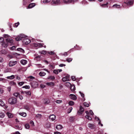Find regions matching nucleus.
Returning a JSON list of instances; mask_svg holds the SVG:
<instances>
[{
  "label": "nucleus",
  "instance_id": "1",
  "mask_svg": "<svg viewBox=\"0 0 134 134\" xmlns=\"http://www.w3.org/2000/svg\"><path fill=\"white\" fill-rule=\"evenodd\" d=\"M8 102L10 104H14L16 102V99L15 98H11L9 99Z\"/></svg>",
  "mask_w": 134,
  "mask_h": 134
},
{
  "label": "nucleus",
  "instance_id": "2",
  "mask_svg": "<svg viewBox=\"0 0 134 134\" xmlns=\"http://www.w3.org/2000/svg\"><path fill=\"white\" fill-rule=\"evenodd\" d=\"M17 63L18 61H16L11 60L9 62L8 65L9 66L12 67L16 64Z\"/></svg>",
  "mask_w": 134,
  "mask_h": 134
},
{
  "label": "nucleus",
  "instance_id": "3",
  "mask_svg": "<svg viewBox=\"0 0 134 134\" xmlns=\"http://www.w3.org/2000/svg\"><path fill=\"white\" fill-rule=\"evenodd\" d=\"M77 0H63V2L65 4H68L70 3H74Z\"/></svg>",
  "mask_w": 134,
  "mask_h": 134
},
{
  "label": "nucleus",
  "instance_id": "4",
  "mask_svg": "<svg viewBox=\"0 0 134 134\" xmlns=\"http://www.w3.org/2000/svg\"><path fill=\"white\" fill-rule=\"evenodd\" d=\"M52 5H57L60 4L59 0H53L51 2Z\"/></svg>",
  "mask_w": 134,
  "mask_h": 134
},
{
  "label": "nucleus",
  "instance_id": "5",
  "mask_svg": "<svg viewBox=\"0 0 134 134\" xmlns=\"http://www.w3.org/2000/svg\"><path fill=\"white\" fill-rule=\"evenodd\" d=\"M23 43H25V44H27L30 42L31 41L28 38H26L23 39Z\"/></svg>",
  "mask_w": 134,
  "mask_h": 134
},
{
  "label": "nucleus",
  "instance_id": "6",
  "mask_svg": "<svg viewBox=\"0 0 134 134\" xmlns=\"http://www.w3.org/2000/svg\"><path fill=\"white\" fill-rule=\"evenodd\" d=\"M25 37V36L24 35H20V36H18L15 38V40L17 41H19L22 40V38H24Z\"/></svg>",
  "mask_w": 134,
  "mask_h": 134
},
{
  "label": "nucleus",
  "instance_id": "7",
  "mask_svg": "<svg viewBox=\"0 0 134 134\" xmlns=\"http://www.w3.org/2000/svg\"><path fill=\"white\" fill-rule=\"evenodd\" d=\"M37 83L35 81H33L31 83V86L33 88H35L37 86Z\"/></svg>",
  "mask_w": 134,
  "mask_h": 134
},
{
  "label": "nucleus",
  "instance_id": "8",
  "mask_svg": "<svg viewBox=\"0 0 134 134\" xmlns=\"http://www.w3.org/2000/svg\"><path fill=\"white\" fill-rule=\"evenodd\" d=\"M69 96L70 98L73 100H76L77 99L76 96L74 94H70Z\"/></svg>",
  "mask_w": 134,
  "mask_h": 134
},
{
  "label": "nucleus",
  "instance_id": "9",
  "mask_svg": "<svg viewBox=\"0 0 134 134\" xmlns=\"http://www.w3.org/2000/svg\"><path fill=\"white\" fill-rule=\"evenodd\" d=\"M55 115H52L50 116L49 118L52 121H54L55 120Z\"/></svg>",
  "mask_w": 134,
  "mask_h": 134
},
{
  "label": "nucleus",
  "instance_id": "10",
  "mask_svg": "<svg viewBox=\"0 0 134 134\" xmlns=\"http://www.w3.org/2000/svg\"><path fill=\"white\" fill-rule=\"evenodd\" d=\"M0 54H7V51L4 49H2L0 51Z\"/></svg>",
  "mask_w": 134,
  "mask_h": 134
},
{
  "label": "nucleus",
  "instance_id": "11",
  "mask_svg": "<svg viewBox=\"0 0 134 134\" xmlns=\"http://www.w3.org/2000/svg\"><path fill=\"white\" fill-rule=\"evenodd\" d=\"M127 5H131L133 4V2L132 1H129L126 2H124Z\"/></svg>",
  "mask_w": 134,
  "mask_h": 134
},
{
  "label": "nucleus",
  "instance_id": "12",
  "mask_svg": "<svg viewBox=\"0 0 134 134\" xmlns=\"http://www.w3.org/2000/svg\"><path fill=\"white\" fill-rule=\"evenodd\" d=\"M35 5V4L34 3H31L30 4L27 8L30 9L34 7Z\"/></svg>",
  "mask_w": 134,
  "mask_h": 134
},
{
  "label": "nucleus",
  "instance_id": "13",
  "mask_svg": "<svg viewBox=\"0 0 134 134\" xmlns=\"http://www.w3.org/2000/svg\"><path fill=\"white\" fill-rule=\"evenodd\" d=\"M20 63L22 64L25 65L27 63V61L23 59L21 60Z\"/></svg>",
  "mask_w": 134,
  "mask_h": 134
},
{
  "label": "nucleus",
  "instance_id": "14",
  "mask_svg": "<svg viewBox=\"0 0 134 134\" xmlns=\"http://www.w3.org/2000/svg\"><path fill=\"white\" fill-rule=\"evenodd\" d=\"M7 114L9 118H12L13 117V115L9 112H7Z\"/></svg>",
  "mask_w": 134,
  "mask_h": 134
},
{
  "label": "nucleus",
  "instance_id": "15",
  "mask_svg": "<svg viewBox=\"0 0 134 134\" xmlns=\"http://www.w3.org/2000/svg\"><path fill=\"white\" fill-rule=\"evenodd\" d=\"M44 103L45 104H48L50 102V101L48 99H45L43 100Z\"/></svg>",
  "mask_w": 134,
  "mask_h": 134
},
{
  "label": "nucleus",
  "instance_id": "16",
  "mask_svg": "<svg viewBox=\"0 0 134 134\" xmlns=\"http://www.w3.org/2000/svg\"><path fill=\"white\" fill-rule=\"evenodd\" d=\"M15 76L14 75H12L10 76H8L6 77V78L9 79H14Z\"/></svg>",
  "mask_w": 134,
  "mask_h": 134
},
{
  "label": "nucleus",
  "instance_id": "17",
  "mask_svg": "<svg viewBox=\"0 0 134 134\" xmlns=\"http://www.w3.org/2000/svg\"><path fill=\"white\" fill-rule=\"evenodd\" d=\"M65 85L68 87H70L71 86V83L68 82H65Z\"/></svg>",
  "mask_w": 134,
  "mask_h": 134
},
{
  "label": "nucleus",
  "instance_id": "18",
  "mask_svg": "<svg viewBox=\"0 0 134 134\" xmlns=\"http://www.w3.org/2000/svg\"><path fill=\"white\" fill-rule=\"evenodd\" d=\"M28 78L29 79V80L30 81H32L35 79V77L31 76H30L28 77Z\"/></svg>",
  "mask_w": 134,
  "mask_h": 134
},
{
  "label": "nucleus",
  "instance_id": "19",
  "mask_svg": "<svg viewBox=\"0 0 134 134\" xmlns=\"http://www.w3.org/2000/svg\"><path fill=\"white\" fill-rule=\"evenodd\" d=\"M46 75V73L44 72H40L39 73V75L41 76H44Z\"/></svg>",
  "mask_w": 134,
  "mask_h": 134
},
{
  "label": "nucleus",
  "instance_id": "20",
  "mask_svg": "<svg viewBox=\"0 0 134 134\" xmlns=\"http://www.w3.org/2000/svg\"><path fill=\"white\" fill-rule=\"evenodd\" d=\"M6 41L7 42H9L10 43H13V40L10 38H7L6 39Z\"/></svg>",
  "mask_w": 134,
  "mask_h": 134
},
{
  "label": "nucleus",
  "instance_id": "21",
  "mask_svg": "<svg viewBox=\"0 0 134 134\" xmlns=\"http://www.w3.org/2000/svg\"><path fill=\"white\" fill-rule=\"evenodd\" d=\"M48 79H50L52 80H53L55 79V77L54 76H49L47 78Z\"/></svg>",
  "mask_w": 134,
  "mask_h": 134
},
{
  "label": "nucleus",
  "instance_id": "22",
  "mask_svg": "<svg viewBox=\"0 0 134 134\" xmlns=\"http://www.w3.org/2000/svg\"><path fill=\"white\" fill-rule=\"evenodd\" d=\"M40 55L36 57L35 58V60L37 61H40Z\"/></svg>",
  "mask_w": 134,
  "mask_h": 134
},
{
  "label": "nucleus",
  "instance_id": "23",
  "mask_svg": "<svg viewBox=\"0 0 134 134\" xmlns=\"http://www.w3.org/2000/svg\"><path fill=\"white\" fill-rule=\"evenodd\" d=\"M2 46L4 47H6L8 46V43L7 41L6 42H4L2 44Z\"/></svg>",
  "mask_w": 134,
  "mask_h": 134
},
{
  "label": "nucleus",
  "instance_id": "24",
  "mask_svg": "<svg viewBox=\"0 0 134 134\" xmlns=\"http://www.w3.org/2000/svg\"><path fill=\"white\" fill-rule=\"evenodd\" d=\"M62 126L60 125H57L56 127V128L58 130L61 129L62 128Z\"/></svg>",
  "mask_w": 134,
  "mask_h": 134
},
{
  "label": "nucleus",
  "instance_id": "25",
  "mask_svg": "<svg viewBox=\"0 0 134 134\" xmlns=\"http://www.w3.org/2000/svg\"><path fill=\"white\" fill-rule=\"evenodd\" d=\"M19 114L23 117H25L26 116V113H19Z\"/></svg>",
  "mask_w": 134,
  "mask_h": 134
},
{
  "label": "nucleus",
  "instance_id": "26",
  "mask_svg": "<svg viewBox=\"0 0 134 134\" xmlns=\"http://www.w3.org/2000/svg\"><path fill=\"white\" fill-rule=\"evenodd\" d=\"M108 2H107L106 4H102L101 5V6L103 7H108Z\"/></svg>",
  "mask_w": 134,
  "mask_h": 134
},
{
  "label": "nucleus",
  "instance_id": "27",
  "mask_svg": "<svg viewBox=\"0 0 134 134\" xmlns=\"http://www.w3.org/2000/svg\"><path fill=\"white\" fill-rule=\"evenodd\" d=\"M9 85L10 86H15L16 85V83L13 81H12L10 82Z\"/></svg>",
  "mask_w": 134,
  "mask_h": 134
},
{
  "label": "nucleus",
  "instance_id": "28",
  "mask_svg": "<svg viewBox=\"0 0 134 134\" xmlns=\"http://www.w3.org/2000/svg\"><path fill=\"white\" fill-rule=\"evenodd\" d=\"M0 81H2V82L4 83H5L7 82L6 80L2 78H0Z\"/></svg>",
  "mask_w": 134,
  "mask_h": 134
},
{
  "label": "nucleus",
  "instance_id": "29",
  "mask_svg": "<svg viewBox=\"0 0 134 134\" xmlns=\"http://www.w3.org/2000/svg\"><path fill=\"white\" fill-rule=\"evenodd\" d=\"M46 84L48 85H51L52 86H53L54 85V83L53 82H47Z\"/></svg>",
  "mask_w": 134,
  "mask_h": 134
},
{
  "label": "nucleus",
  "instance_id": "30",
  "mask_svg": "<svg viewBox=\"0 0 134 134\" xmlns=\"http://www.w3.org/2000/svg\"><path fill=\"white\" fill-rule=\"evenodd\" d=\"M113 7L115 8H120V6L119 5L117 4H115L113 6Z\"/></svg>",
  "mask_w": 134,
  "mask_h": 134
},
{
  "label": "nucleus",
  "instance_id": "31",
  "mask_svg": "<svg viewBox=\"0 0 134 134\" xmlns=\"http://www.w3.org/2000/svg\"><path fill=\"white\" fill-rule=\"evenodd\" d=\"M62 81L63 82H65L66 81H69V80L67 79L66 77H64L62 78Z\"/></svg>",
  "mask_w": 134,
  "mask_h": 134
},
{
  "label": "nucleus",
  "instance_id": "32",
  "mask_svg": "<svg viewBox=\"0 0 134 134\" xmlns=\"http://www.w3.org/2000/svg\"><path fill=\"white\" fill-rule=\"evenodd\" d=\"M70 87L71 91H73L75 90V87L74 86H71Z\"/></svg>",
  "mask_w": 134,
  "mask_h": 134
},
{
  "label": "nucleus",
  "instance_id": "33",
  "mask_svg": "<svg viewBox=\"0 0 134 134\" xmlns=\"http://www.w3.org/2000/svg\"><path fill=\"white\" fill-rule=\"evenodd\" d=\"M68 104L69 105L71 106H72L74 104V103L73 101H71L69 102Z\"/></svg>",
  "mask_w": 134,
  "mask_h": 134
},
{
  "label": "nucleus",
  "instance_id": "34",
  "mask_svg": "<svg viewBox=\"0 0 134 134\" xmlns=\"http://www.w3.org/2000/svg\"><path fill=\"white\" fill-rule=\"evenodd\" d=\"M88 127L91 128H93L94 127V125L93 124H89L88 125Z\"/></svg>",
  "mask_w": 134,
  "mask_h": 134
},
{
  "label": "nucleus",
  "instance_id": "35",
  "mask_svg": "<svg viewBox=\"0 0 134 134\" xmlns=\"http://www.w3.org/2000/svg\"><path fill=\"white\" fill-rule=\"evenodd\" d=\"M24 108L27 110H29L30 109L29 107L27 105L24 106Z\"/></svg>",
  "mask_w": 134,
  "mask_h": 134
},
{
  "label": "nucleus",
  "instance_id": "36",
  "mask_svg": "<svg viewBox=\"0 0 134 134\" xmlns=\"http://www.w3.org/2000/svg\"><path fill=\"white\" fill-rule=\"evenodd\" d=\"M4 105L5 103H4L2 101L0 100V105L2 106H4Z\"/></svg>",
  "mask_w": 134,
  "mask_h": 134
},
{
  "label": "nucleus",
  "instance_id": "37",
  "mask_svg": "<svg viewBox=\"0 0 134 134\" xmlns=\"http://www.w3.org/2000/svg\"><path fill=\"white\" fill-rule=\"evenodd\" d=\"M39 52L40 53L43 54H45L46 53V51L44 50H43L42 51H39Z\"/></svg>",
  "mask_w": 134,
  "mask_h": 134
},
{
  "label": "nucleus",
  "instance_id": "38",
  "mask_svg": "<svg viewBox=\"0 0 134 134\" xmlns=\"http://www.w3.org/2000/svg\"><path fill=\"white\" fill-rule=\"evenodd\" d=\"M72 58H67L66 59V61L68 62H70L72 61Z\"/></svg>",
  "mask_w": 134,
  "mask_h": 134
},
{
  "label": "nucleus",
  "instance_id": "39",
  "mask_svg": "<svg viewBox=\"0 0 134 134\" xmlns=\"http://www.w3.org/2000/svg\"><path fill=\"white\" fill-rule=\"evenodd\" d=\"M97 119L99 121V122H98L99 124V125H100L101 126H103V125L101 123H100V121L99 120V118H96V120H97Z\"/></svg>",
  "mask_w": 134,
  "mask_h": 134
},
{
  "label": "nucleus",
  "instance_id": "40",
  "mask_svg": "<svg viewBox=\"0 0 134 134\" xmlns=\"http://www.w3.org/2000/svg\"><path fill=\"white\" fill-rule=\"evenodd\" d=\"M5 116V114L3 113L0 112V117L1 118H3Z\"/></svg>",
  "mask_w": 134,
  "mask_h": 134
},
{
  "label": "nucleus",
  "instance_id": "41",
  "mask_svg": "<svg viewBox=\"0 0 134 134\" xmlns=\"http://www.w3.org/2000/svg\"><path fill=\"white\" fill-rule=\"evenodd\" d=\"M36 117L38 118H40L42 117V115L41 114H37L36 115Z\"/></svg>",
  "mask_w": 134,
  "mask_h": 134
},
{
  "label": "nucleus",
  "instance_id": "42",
  "mask_svg": "<svg viewBox=\"0 0 134 134\" xmlns=\"http://www.w3.org/2000/svg\"><path fill=\"white\" fill-rule=\"evenodd\" d=\"M25 83V82H18V84L20 86H22Z\"/></svg>",
  "mask_w": 134,
  "mask_h": 134
},
{
  "label": "nucleus",
  "instance_id": "43",
  "mask_svg": "<svg viewBox=\"0 0 134 134\" xmlns=\"http://www.w3.org/2000/svg\"><path fill=\"white\" fill-rule=\"evenodd\" d=\"M80 110L81 113H82L84 111V109L81 106L80 107Z\"/></svg>",
  "mask_w": 134,
  "mask_h": 134
},
{
  "label": "nucleus",
  "instance_id": "44",
  "mask_svg": "<svg viewBox=\"0 0 134 134\" xmlns=\"http://www.w3.org/2000/svg\"><path fill=\"white\" fill-rule=\"evenodd\" d=\"M10 71V70L9 68H7L4 71V72H9Z\"/></svg>",
  "mask_w": 134,
  "mask_h": 134
},
{
  "label": "nucleus",
  "instance_id": "45",
  "mask_svg": "<svg viewBox=\"0 0 134 134\" xmlns=\"http://www.w3.org/2000/svg\"><path fill=\"white\" fill-rule=\"evenodd\" d=\"M23 88H25L26 89H29L30 88V87L29 86L26 85L23 86L22 87Z\"/></svg>",
  "mask_w": 134,
  "mask_h": 134
},
{
  "label": "nucleus",
  "instance_id": "46",
  "mask_svg": "<svg viewBox=\"0 0 134 134\" xmlns=\"http://www.w3.org/2000/svg\"><path fill=\"white\" fill-rule=\"evenodd\" d=\"M25 128L26 129H29L30 127L29 125L28 124H26L25 125Z\"/></svg>",
  "mask_w": 134,
  "mask_h": 134
},
{
  "label": "nucleus",
  "instance_id": "47",
  "mask_svg": "<svg viewBox=\"0 0 134 134\" xmlns=\"http://www.w3.org/2000/svg\"><path fill=\"white\" fill-rule=\"evenodd\" d=\"M55 102L57 103L60 104L62 102V101L60 100H57Z\"/></svg>",
  "mask_w": 134,
  "mask_h": 134
},
{
  "label": "nucleus",
  "instance_id": "48",
  "mask_svg": "<svg viewBox=\"0 0 134 134\" xmlns=\"http://www.w3.org/2000/svg\"><path fill=\"white\" fill-rule=\"evenodd\" d=\"M38 45H39V43H37L34 44V46L35 47H38Z\"/></svg>",
  "mask_w": 134,
  "mask_h": 134
},
{
  "label": "nucleus",
  "instance_id": "49",
  "mask_svg": "<svg viewBox=\"0 0 134 134\" xmlns=\"http://www.w3.org/2000/svg\"><path fill=\"white\" fill-rule=\"evenodd\" d=\"M61 55L64 56H67L68 55L67 52H65L64 53H61L60 54Z\"/></svg>",
  "mask_w": 134,
  "mask_h": 134
},
{
  "label": "nucleus",
  "instance_id": "50",
  "mask_svg": "<svg viewBox=\"0 0 134 134\" xmlns=\"http://www.w3.org/2000/svg\"><path fill=\"white\" fill-rule=\"evenodd\" d=\"M4 91L3 89L0 88V94H2L4 92Z\"/></svg>",
  "mask_w": 134,
  "mask_h": 134
},
{
  "label": "nucleus",
  "instance_id": "51",
  "mask_svg": "<svg viewBox=\"0 0 134 134\" xmlns=\"http://www.w3.org/2000/svg\"><path fill=\"white\" fill-rule=\"evenodd\" d=\"M84 105L85 107H88L89 106V104L86 103V102H85L84 103Z\"/></svg>",
  "mask_w": 134,
  "mask_h": 134
},
{
  "label": "nucleus",
  "instance_id": "52",
  "mask_svg": "<svg viewBox=\"0 0 134 134\" xmlns=\"http://www.w3.org/2000/svg\"><path fill=\"white\" fill-rule=\"evenodd\" d=\"M49 54L53 55V54H55L54 52H53L52 51H51V52H48Z\"/></svg>",
  "mask_w": 134,
  "mask_h": 134
},
{
  "label": "nucleus",
  "instance_id": "53",
  "mask_svg": "<svg viewBox=\"0 0 134 134\" xmlns=\"http://www.w3.org/2000/svg\"><path fill=\"white\" fill-rule=\"evenodd\" d=\"M30 123L31 124L32 126H34V123L33 121H31L30 122Z\"/></svg>",
  "mask_w": 134,
  "mask_h": 134
},
{
  "label": "nucleus",
  "instance_id": "54",
  "mask_svg": "<svg viewBox=\"0 0 134 134\" xmlns=\"http://www.w3.org/2000/svg\"><path fill=\"white\" fill-rule=\"evenodd\" d=\"M19 93H14L13 95L16 97H18L19 95Z\"/></svg>",
  "mask_w": 134,
  "mask_h": 134
},
{
  "label": "nucleus",
  "instance_id": "55",
  "mask_svg": "<svg viewBox=\"0 0 134 134\" xmlns=\"http://www.w3.org/2000/svg\"><path fill=\"white\" fill-rule=\"evenodd\" d=\"M44 44L43 43H39V45H38V47H42L43 46V45Z\"/></svg>",
  "mask_w": 134,
  "mask_h": 134
},
{
  "label": "nucleus",
  "instance_id": "56",
  "mask_svg": "<svg viewBox=\"0 0 134 134\" xmlns=\"http://www.w3.org/2000/svg\"><path fill=\"white\" fill-rule=\"evenodd\" d=\"M19 24V22H18V23H15V25L14 26V27H17L18 25Z\"/></svg>",
  "mask_w": 134,
  "mask_h": 134
},
{
  "label": "nucleus",
  "instance_id": "57",
  "mask_svg": "<svg viewBox=\"0 0 134 134\" xmlns=\"http://www.w3.org/2000/svg\"><path fill=\"white\" fill-rule=\"evenodd\" d=\"M53 72L55 74H58V71H57V70H54L53 71Z\"/></svg>",
  "mask_w": 134,
  "mask_h": 134
},
{
  "label": "nucleus",
  "instance_id": "58",
  "mask_svg": "<svg viewBox=\"0 0 134 134\" xmlns=\"http://www.w3.org/2000/svg\"><path fill=\"white\" fill-rule=\"evenodd\" d=\"M25 93L26 94H28L31 95V93L30 91L26 92H25Z\"/></svg>",
  "mask_w": 134,
  "mask_h": 134
},
{
  "label": "nucleus",
  "instance_id": "59",
  "mask_svg": "<svg viewBox=\"0 0 134 134\" xmlns=\"http://www.w3.org/2000/svg\"><path fill=\"white\" fill-rule=\"evenodd\" d=\"M46 127L47 128L49 127H50V124L49 123H48L46 124Z\"/></svg>",
  "mask_w": 134,
  "mask_h": 134
},
{
  "label": "nucleus",
  "instance_id": "60",
  "mask_svg": "<svg viewBox=\"0 0 134 134\" xmlns=\"http://www.w3.org/2000/svg\"><path fill=\"white\" fill-rule=\"evenodd\" d=\"M16 127L17 128L19 129L20 130H21L22 129L21 127L20 126H19V125H16Z\"/></svg>",
  "mask_w": 134,
  "mask_h": 134
},
{
  "label": "nucleus",
  "instance_id": "61",
  "mask_svg": "<svg viewBox=\"0 0 134 134\" xmlns=\"http://www.w3.org/2000/svg\"><path fill=\"white\" fill-rule=\"evenodd\" d=\"M51 1V0H46L43 1L44 3H46V2H49Z\"/></svg>",
  "mask_w": 134,
  "mask_h": 134
},
{
  "label": "nucleus",
  "instance_id": "62",
  "mask_svg": "<svg viewBox=\"0 0 134 134\" xmlns=\"http://www.w3.org/2000/svg\"><path fill=\"white\" fill-rule=\"evenodd\" d=\"M15 76H16V78L17 79L19 80L20 79V77L18 75H16Z\"/></svg>",
  "mask_w": 134,
  "mask_h": 134
},
{
  "label": "nucleus",
  "instance_id": "63",
  "mask_svg": "<svg viewBox=\"0 0 134 134\" xmlns=\"http://www.w3.org/2000/svg\"><path fill=\"white\" fill-rule=\"evenodd\" d=\"M90 115H92L93 114V113L92 111V110H90Z\"/></svg>",
  "mask_w": 134,
  "mask_h": 134
},
{
  "label": "nucleus",
  "instance_id": "64",
  "mask_svg": "<svg viewBox=\"0 0 134 134\" xmlns=\"http://www.w3.org/2000/svg\"><path fill=\"white\" fill-rule=\"evenodd\" d=\"M79 93H80V94H81V96L82 97H84V94L83 93H82L81 92H79Z\"/></svg>",
  "mask_w": 134,
  "mask_h": 134
}]
</instances>
